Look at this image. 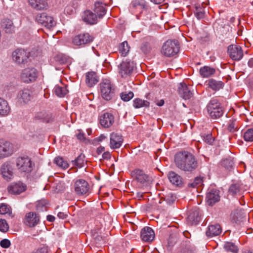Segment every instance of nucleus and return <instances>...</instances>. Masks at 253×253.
Returning a JSON list of instances; mask_svg holds the SVG:
<instances>
[{
    "label": "nucleus",
    "mask_w": 253,
    "mask_h": 253,
    "mask_svg": "<svg viewBox=\"0 0 253 253\" xmlns=\"http://www.w3.org/2000/svg\"><path fill=\"white\" fill-rule=\"evenodd\" d=\"M174 162L177 168L184 172H192L198 167L195 157L188 151L176 153L174 155Z\"/></svg>",
    "instance_id": "f257e3e1"
},
{
    "label": "nucleus",
    "mask_w": 253,
    "mask_h": 253,
    "mask_svg": "<svg viewBox=\"0 0 253 253\" xmlns=\"http://www.w3.org/2000/svg\"><path fill=\"white\" fill-rule=\"evenodd\" d=\"M179 50V46L177 41L168 40L164 43L161 52L167 57H170L176 55Z\"/></svg>",
    "instance_id": "f03ea898"
},
{
    "label": "nucleus",
    "mask_w": 253,
    "mask_h": 253,
    "mask_svg": "<svg viewBox=\"0 0 253 253\" xmlns=\"http://www.w3.org/2000/svg\"><path fill=\"white\" fill-rule=\"evenodd\" d=\"M121 77L126 78L131 75L135 68V64L129 60H123L118 66Z\"/></svg>",
    "instance_id": "7ed1b4c3"
},
{
    "label": "nucleus",
    "mask_w": 253,
    "mask_h": 253,
    "mask_svg": "<svg viewBox=\"0 0 253 253\" xmlns=\"http://www.w3.org/2000/svg\"><path fill=\"white\" fill-rule=\"evenodd\" d=\"M29 57L30 52L23 48H17L12 53V60L18 65L27 64Z\"/></svg>",
    "instance_id": "20e7f679"
},
{
    "label": "nucleus",
    "mask_w": 253,
    "mask_h": 253,
    "mask_svg": "<svg viewBox=\"0 0 253 253\" xmlns=\"http://www.w3.org/2000/svg\"><path fill=\"white\" fill-rule=\"evenodd\" d=\"M207 111L213 119L219 118L223 114V110L216 100H211L207 106Z\"/></svg>",
    "instance_id": "39448f33"
},
{
    "label": "nucleus",
    "mask_w": 253,
    "mask_h": 253,
    "mask_svg": "<svg viewBox=\"0 0 253 253\" xmlns=\"http://www.w3.org/2000/svg\"><path fill=\"white\" fill-rule=\"evenodd\" d=\"M38 77V71L34 68L28 67L21 71L20 75L21 81L25 83L29 84L34 82Z\"/></svg>",
    "instance_id": "423d86ee"
},
{
    "label": "nucleus",
    "mask_w": 253,
    "mask_h": 253,
    "mask_svg": "<svg viewBox=\"0 0 253 253\" xmlns=\"http://www.w3.org/2000/svg\"><path fill=\"white\" fill-rule=\"evenodd\" d=\"M100 91L102 98L110 100L114 94V88L110 81L104 80L100 83Z\"/></svg>",
    "instance_id": "0eeeda50"
},
{
    "label": "nucleus",
    "mask_w": 253,
    "mask_h": 253,
    "mask_svg": "<svg viewBox=\"0 0 253 253\" xmlns=\"http://www.w3.org/2000/svg\"><path fill=\"white\" fill-rule=\"evenodd\" d=\"M34 164L28 157H19L16 160V167L19 171L25 172H30Z\"/></svg>",
    "instance_id": "6e6552de"
},
{
    "label": "nucleus",
    "mask_w": 253,
    "mask_h": 253,
    "mask_svg": "<svg viewBox=\"0 0 253 253\" xmlns=\"http://www.w3.org/2000/svg\"><path fill=\"white\" fill-rule=\"evenodd\" d=\"M94 39L93 36L88 33H81L73 39V43L78 46H83L91 42Z\"/></svg>",
    "instance_id": "1a4fd4ad"
},
{
    "label": "nucleus",
    "mask_w": 253,
    "mask_h": 253,
    "mask_svg": "<svg viewBox=\"0 0 253 253\" xmlns=\"http://www.w3.org/2000/svg\"><path fill=\"white\" fill-rule=\"evenodd\" d=\"M36 21L47 28L52 27L55 24L53 18L45 12L38 14L36 16Z\"/></svg>",
    "instance_id": "9d476101"
},
{
    "label": "nucleus",
    "mask_w": 253,
    "mask_h": 253,
    "mask_svg": "<svg viewBox=\"0 0 253 253\" xmlns=\"http://www.w3.org/2000/svg\"><path fill=\"white\" fill-rule=\"evenodd\" d=\"M73 188L76 194L83 195L88 193L89 185L85 180L80 179L75 181Z\"/></svg>",
    "instance_id": "9b49d317"
},
{
    "label": "nucleus",
    "mask_w": 253,
    "mask_h": 253,
    "mask_svg": "<svg viewBox=\"0 0 253 253\" xmlns=\"http://www.w3.org/2000/svg\"><path fill=\"white\" fill-rule=\"evenodd\" d=\"M12 153V144L7 141H0V160L11 156Z\"/></svg>",
    "instance_id": "f8f14e48"
},
{
    "label": "nucleus",
    "mask_w": 253,
    "mask_h": 253,
    "mask_svg": "<svg viewBox=\"0 0 253 253\" xmlns=\"http://www.w3.org/2000/svg\"><path fill=\"white\" fill-rule=\"evenodd\" d=\"M227 52L230 58L235 61L240 60L243 57V51L241 46L231 44L228 47Z\"/></svg>",
    "instance_id": "ddd939ff"
},
{
    "label": "nucleus",
    "mask_w": 253,
    "mask_h": 253,
    "mask_svg": "<svg viewBox=\"0 0 253 253\" xmlns=\"http://www.w3.org/2000/svg\"><path fill=\"white\" fill-rule=\"evenodd\" d=\"M131 175L138 182L146 185L151 181V178L143 170L135 169L131 172Z\"/></svg>",
    "instance_id": "4468645a"
},
{
    "label": "nucleus",
    "mask_w": 253,
    "mask_h": 253,
    "mask_svg": "<svg viewBox=\"0 0 253 253\" xmlns=\"http://www.w3.org/2000/svg\"><path fill=\"white\" fill-rule=\"evenodd\" d=\"M219 191L216 189H209L206 194V202L207 204L212 206L220 200Z\"/></svg>",
    "instance_id": "2eb2a0df"
},
{
    "label": "nucleus",
    "mask_w": 253,
    "mask_h": 253,
    "mask_svg": "<svg viewBox=\"0 0 253 253\" xmlns=\"http://www.w3.org/2000/svg\"><path fill=\"white\" fill-rule=\"evenodd\" d=\"M124 139L122 135L117 132H112L110 136V147L113 149L119 148L123 144Z\"/></svg>",
    "instance_id": "dca6fc26"
},
{
    "label": "nucleus",
    "mask_w": 253,
    "mask_h": 253,
    "mask_svg": "<svg viewBox=\"0 0 253 253\" xmlns=\"http://www.w3.org/2000/svg\"><path fill=\"white\" fill-rule=\"evenodd\" d=\"M24 222L29 227H34L39 223L40 216L34 212H29L26 214Z\"/></svg>",
    "instance_id": "f3484780"
},
{
    "label": "nucleus",
    "mask_w": 253,
    "mask_h": 253,
    "mask_svg": "<svg viewBox=\"0 0 253 253\" xmlns=\"http://www.w3.org/2000/svg\"><path fill=\"white\" fill-rule=\"evenodd\" d=\"M100 125L105 128L110 127L114 123V117L110 113L106 112L100 116Z\"/></svg>",
    "instance_id": "a211bd4d"
},
{
    "label": "nucleus",
    "mask_w": 253,
    "mask_h": 253,
    "mask_svg": "<svg viewBox=\"0 0 253 253\" xmlns=\"http://www.w3.org/2000/svg\"><path fill=\"white\" fill-rule=\"evenodd\" d=\"M17 98L19 102L27 103L33 98L32 91L28 88L20 90L18 93Z\"/></svg>",
    "instance_id": "6ab92c4d"
},
{
    "label": "nucleus",
    "mask_w": 253,
    "mask_h": 253,
    "mask_svg": "<svg viewBox=\"0 0 253 253\" xmlns=\"http://www.w3.org/2000/svg\"><path fill=\"white\" fill-rule=\"evenodd\" d=\"M140 236L143 241L150 242L154 240L155 233L151 227L146 226L142 229Z\"/></svg>",
    "instance_id": "aec40b11"
},
{
    "label": "nucleus",
    "mask_w": 253,
    "mask_h": 253,
    "mask_svg": "<svg viewBox=\"0 0 253 253\" xmlns=\"http://www.w3.org/2000/svg\"><path fill=\"white\" fill-rule=\"evenodd\" d=\"M82 17L85 23L90 25L95 24L98 21L97 15L90 10L84 11Z\"/></svg>",
    "instance_id": "412c9836"
},
{
    "label": "nucleus",
    "mask_w": 253,
    "mask_h": 253,
    "mask_svg": "<svg viewBox=\"0 0 253 253\" xmlns=\"http://www.w3.org/2000/svg\"><path fill=\"white\" fill-rule=\"evenodd\" d=\"M26 189V186L23 183L19 182L17 183H12L8 187V191L9 193L15 195H18L25 191Z\"/></svg>",
    "instance_id": "4be33fe9"
},
{
    "label": "nucleus",
    "mask_w": 253,
    "mask_h": 253,
    "mask_svg": "<svg viewBox=\"0 0 253 253\" xmlns=\"http://www.w3.org/2000/svg\"><path fill=\"white\" fill-rule=\"evenodd\" d=\"M46 0H28L30 5L37 10H43L48 8Z\"/></svg>",
    "instance_id": "5701e85b"
},
{
    "label": "nucleus",
    "mask_w": 253,
    "mask_h": 253,
    "mask_svg": "<svg viewBox=\"0 0 253 253\" xmlns=\"http://www.w3.org/2000/svg\"><path fill=\"white\" fill-rule=\"evenodd\" d=\"M168 178L170 182L175 186H180L183 183L182 177L173 171H170L168 174Z\"/></svg>",
    "instance_id": "b1692460"
},
{
    "label": "nucleus",
    "mask_w": 253,
    "mask_h": 253,
    "mask_svg": "<svg viewBox=\"0 0 253 253\" xmlns=\"http://www.w3.org/2000/svg\"><path fill=\"white\" fill-rule=\"evenodd\" d=\"M1 26L6 33L12 34L15 32V27L11 19H3L1 21Z\"/></svg>",
    "instance_id": "393cba45"
},
{
    "label": "nucleus",
    "mask_w": 253,
    "mask_h": 253,
    "mask_svg": "<svg viewBox=\"0 0 253 253\" xmlns=\"http://www.w3.org/2000/svg\"><path fill=\"white\" fill-rule=\"evenodd\" d=\"M178 92L180 96L185 100L190 99L193 95L189 88L184 83H180Z\"/></svg>",
    "instance_id": "a878e982"
},
{
    "label": "nucleus",
    "mask_w": 253,
    "mask_h": 253,
    "mask_svg": "<svg viewBox=\"0 0 253 253\" xmlns=\"http://www.w3.org/2000/svg\"><path fill=\"white\" fill-rule=\"evenodd\" d=\"M1 172L3 177L6 180L11 179L13 176L12 169L8 163H5L1 167Z\"/></svg>",
    "instance_id": "bb28decb"
},
{
    "label": "nucleus",
    "mask_w": 253,
    "mask_h": 253,
    "mask_svg": "<svg viewBox=\"0 0 253 253\" xmlns=\"http://www.w3.org/2000/svg\"><path fill=\"white\" fill-rule=\"evenodd\" d=\"M222 231V228L219 224H214L209 226L206 231V235L211 237L219 235Z\"/></svg>",
    "instance_id": "cd10ccee"
},
{
    "label": "nucleus",
    "mask_w": 253,
    "mask_h": 253,
    "mask_svg": "<svg viewBox=\"0 0 253 253\" xmlns=\"http://www.w3.org/2000/svg\"><path fill=\"white\" fill-rule=\"evenodd\" d=\"M105 6V4L99 1L96 2L94 3L93 11L98 18H102L106 14V9Z\"/></svg>",
    "instance_id": "c85d7f7f"
},
{
    "label": "nucleus",
    "mask_w": 253,
    "mask_h": 253,
    "mask_svg": "<svg viewBox=\"0 0 253 253\" xmlns=\"http://www.w3.org/2000/svg\"><path fill=\"white\" fill-rule=\"evenodd\" d=\"M85 77L86 84L89 87L92 86L98 82V78L96 74L94 72H88L86 73Z\"/></svg>",
    "instance_id": "c756f323"
},
{
    "label": "nucleus",
    "mask_w": 253,
    "mask_h": 253,
    "mask_svg": "<svg viewBox=\"0 0 253 253\" xmlns=\"http://www.w3.org/2000/svg\"><path fill=\"white\" fill-rule=\"evenodd\" d=\"M199 72L202 77L209 78L215 74V69L210 66H205L200 68Z\"/></svg>",
    "instance_id": "7c9ffc66"
},
{
    "label": "nucleus",
    "mask_w": 253,
    "mask_h": 253,
    "mask_svg": "<svg viewBox=\"0 0 253 253\" xmlns=\"http://www.w3.org/2000/svg\"><path fill=\"white\" fill-rule=\"evenodd\" d=\"M207 85L208 87L216 91L223 87L224 83L221 81L211 79L207 81Z\"/></svg>",
    "instance_id": "2f4dec72"
},
{
    "label": "nucleus",
    "mask_w": 253,
    "mask_h": 253,
    "mask_svg": "<svg viewBox=\"0 0 253 253\" xmlns=\"http://www.w3.org/2000/svg\"><path fill=\"white\" fill-rule=\"evenodd\" d=\"M10 110V107L7 102L0 98V115L6 116L9 113Z\"/></svg>",
    "instance_id": "473e14b6"
},
{
    "label": "nucleus",
    "mask_w": 253,
    "mask_h": 253,
    "mask_svg": "<svg viewBox=\"0 0 253 253\" xmlns=\"http://www.w3.org/2000/svg\"><path fill=\"white\" fill-rule=\"evenodd\" d=\"M54 92L57 96L63 97L67 94L68 90L66 86H60L56 85L54 88Z\"/></svg>",
    "instance_id": "72a5a7b5"
},
{
    "label": "nucleus",
    "mask_w": 253,
    "mask_h": 253,
    "mask_svg": "<svg viewBox=\"0 0 253 253\" xmlns=\"http://www.w3.org/2000/svg\"><path fill=\"white\" fill-rule=\"evenodd\" d=\"M133 106L135 108H140L142 107H148L150 105V103L147 100H144L140 98H135L133 100Z\"/></svg>",
    "instance_id": "f704fd0d"
},
{
    "label": "nucleus",
    "mask_w": 253,
    "mask_h": 253,
    "mask_svg": "<svg viewBox=\"0 0 253 253\" xmlns=\"http://www.w3.org/2000/svg\"><path fill=\"white\" fill-rule=\"evenodd\" d=\"M48 202L47 200L42 199L37 202L36 207V210L39 212L44 211L47 210Z\"/></svg>",
    "instance_id": "c9c22d12"
},
{
    "label": "nucleus",
    "mask_w": 253,
    "mask_h": 253,
    "mask_svg": "<svg viewBox=\"0 0 253 253\" xmlns=\"http://www.w3.org/2000/svg\"><path fill=\"white\" fill-rule=\"evenodd\" d=\"M224 249L227 252H230L232 253H237L239 249L234 243L226 242L224 245Z\"/></svg>",
    "instance_id": "e433bc0d"
},
{
    "label": "nucleus",
    "mask_w": 253,
    "mask_h": 253,
    "mask_svg": "<svg viewBox=\"0 0 253 253\" xmlns=\"http://www.w3.org/2000/svg\"><path fill=\"white\" fill-rule=\"evenodd\" d=\"M36 118L43 122L48 123L51 120V116L45 112H40L36 115Z\"/></svg>",
    "instance_id": "4c0bfd02"
},
{
    "label": "nucleus",
    "mask_w": 253,
    "mask_h": 253,
    "mask_svg": "<svg viewBox=\"0 0 253 253\" xmlns=\"http://www.w3.org/2000/svg\"><path fill=\"white\" fill-rule=\"evenodd\" d=\"M72 164L74 166H77L81 168L84 166V156L83 154H80L75 160L72 161Z\"/></svg>",
    "instance_id": "58836bf2"
},
{
    "label": "nucleus",
    "mask_w": 253,
    "mask_h": 253,
    "mask_svg": "<svg viewBox=\"0 0 253 253\" xmlns=\"http://www.w3.org/2000/svg\"><path fill=\"white\" fill-rule=\"evenodd\" d=\"M221 164L225 169L230 170L233 168L234 166L233 158L229 157L228 158L225 159L221 161Z\"/></svg>",
    "instance_id": "ea45409f"
},
{
    "label": "nucleus",
    "mask_w": 253,
    "mask_h": 253,
    "mask_svg": "<svg viewBox=\"0 0 253 253\" xmlns=\"http://www.w3.org/2000/svg\"><path fill=\"white\" fill-rule=\"evenodd\" d=\"M54 163L59 167L65 169L68 168L69 165L66 161H65L62 157H56L54 159Z\"/></svg>",
    "instance_id": "a19ab883"
},
{
    "label": "nucleus",
    "mask_w": 253,
    "mask_h": 253,
    "mask_svg": "<svg viewBox=\"0 0 253 253\" xmlns=\"http://www.w3.org/2000/svg\"><path fill=\"white\" fill-rule=\"evenodd\" d=\"M129 47L126 42H122L119 46V51L121 55L126 56L129 51Z\"/></svg>",
    "instance_id": "79ce46f5"
},
{
    "label": "nucleus",
    "mask_w": 253,
    "mask_h": 253,
    "mask_svg": "<svg viewBox=\"0 0 253 253\" xmlns=\"http://www.w3.org/2000/svg\"><path fill=\"white\" fill-rule=\"evenodd\" d=\"M134 94L132 91L123 92L120 94L121 98L124 101H128L133 98Z\"/></svg>",
    "instance_id": "37998d69"
},
{
    "label": "nucleus",
    "mask_w": 253,
    "mask_h": 253,
    "mask_svg": "<svg viewBox=\"0 0 253 253\" xmlns=\"http://www.w3.org/2000/svg\"><path fill=\"white\" fill-rule=\"evenodd\" d=\"M244 138L245 141L249 142L253 141V128L247 129L244 134Z\"/></svg>",
    "instance_id": "c03bdc74"
},
{
    "label": "nucleus",
    "mask_w": 253,
    "mask_h": 253,
    "mask_svg": "<svg viewBox=\"0 0 253 253\" xmlns=\"http://www.w3.org/2000/svg\"><path fill=\"white\" fill-rule=\"evenodd\" d=\"M203 178L201 176L196 177L194 181L192 182L188 183V186L189 187L194 188L197 186H200L202 184Z\"/></svg>",
    "instance_id": "a18cd8bd"
},
{
    "label": "nucleus",
    "mask_w": 253,
    "mask_h": 253,
    "mask_svg": "<svg viewBox=\"0 0 253 253\" xmlns=\"http://www.w3.org/2000/svg\"><path fill=\"white\" fill-rule=\"evenodd\" d=\"M176 199V196L172 193H169L165 197V200L169 205H172Z\"/></svg>",
    "instance_id": "49530a36"
},
{
    "label": "nucleus",
    "mask_w": 253,
    "mask_h": 253,
    "mask_svg": "<svg viewBox=\"0 0 253 253\" xmlns=\"http://www.w3.org/2000/svg\"><path fill=\"white\" fill-rule=\"evenodd\" d=\"M241 186L239 184H234L231 185L229 192L232 195H235L240 191Z\"/></svg>",
    "instance_id": "de8ad7c7"
},
{
    "label": "nucleus",
    "mask_w": 253,
    "mask_h": 253,
    "mask_svg": "<svg viewBox=\"0 0 253 253\" xmlns=\"http://www.w3.org/2000/svg\"><path fill=\"white\" fill-rule=\"evenodd\" d=\"M49 249L47 246L42 245L36 250L33 251L31 253H48Z\"/></svg>",
    "instance_id": "09e8293b"
},
{
    "label": "nucleus",
    "mask_w": 253,
    "mask_h": 253,
    "mask_svg": "<svg viewBox=\"0 0 253 253\" xmlns=\"http://www.w3.org/2000/svg\"><path fill=\"white\" fill-rule=\"evenodd\" d=\"M8 225L4 219H0V231L6 232L8 230Z\"/></svg>",
    "instance_id": "8fccbe9b"
},
{
    "label": "nucleus",
    "mask_w": 253,
    "mask_h": 253,
    "mask_svg": "<svg viewBox=\"0 0 253 253\" xmlns=\"http://www.w3.org/2000/svg\"><path fill=\"white\" fill-rule=\"evenodd\" d=\"M10 209L8 208L7 206L5 204H0V214H4L6 213L10 214Z\"/></svg>",
    "instance_id": "3c124183"
},
{
    "label": "nucleus",
    "mask_w": 253,
    "mask_h": 253,
    "mask_svg": "<svg viewBox=\"0 0 253 253\" xmlns=\"http://www.w3.org/2000/svg\"><path fill=\"white\" fill-rule=\"evenodd\" d=\"M203 140L207 143L211 144L213 142V138L211 134H204L203 136Z\"/></svg>",
    "instance_id": "603ef678"
},
{
    "label": "nucleus",
    "mask_w": 253,
    "mask_h": 253,
    "mask_svg": "<svg viewBox=\"0 0 253 253\" xmlns=\"http://www.w3.org/2000/svg\"><path fill=\"white\" fill-rule=\"evenodd\" d=\"M11 245L10 241L6 239L2 240L0 242V246L3 248H8Z\"/></svg>",
    "instance_id": "864d4df0"
},
{
    "label": "nucleus",
    "mask_w": 253,
    "mask_h": 253,
    "mask_svg": "<svg viewBox=\"0 0 253 253\" xmlns=\"http://www.w3.org/2000/svg\"><path fill=\"white\" fill-rule=\"evenodd\" d=\"M195 15L198 19H201L204 17L205 12L201 8H197Z\"/></svg>",
    "instance_id": "5fc2aeb1"
},
{
    "label": "nucleus",
    "mask_w": 253,
    "mask_h": 253,
    "mask_svg": "<svg viewBox=\"0 0 253 253\" xmlns=\"http://www.w3.org/2000/svg\"><path fill=\"white\" fill-rule=\"evenodd\" d=\"M228 129L231 132H233L235 130L236 127L234 121L232 120L230 121L228 126Z\"/></svg>",
    "instance_id": "6e6d98bb"
},
{
    "label": "nucleus",
    "mask_w": 253,
    "mask_h": 253,
    "mask_svg": "<svg viewBox=\"0 0 253 253\" xmlns=\"http://www.w3.org/2000/svg\"><path fill=\"white\" fill-rule=\"evenodd\" d=\"M132 6L133 7H136L137 6L140 5L141 6H144V4L143 3V1L139 0H135L131 2V3Z\"/></svg>",
    "instance_id": "4d7b16f0"
},
{
    "label": "nucleus",
    "mask_w": 253,
    "mask_h": 253,
    "mask_svg": "<svg viewBox=\"0 0 253 253\" xmlns=\"http://www.w3.org/2000/svg\"><path fill=\"white\" fill-rule=\"evenodd\" d=\"M68 216L67 212H59L57 214V216L62 219H64L67 218Z\"/></svg>",
    "instance_id": "13d9d810"
},
{
    "label": "nucleus",
    "mask_w": 253,
    "mask_h": 253,
    "mask_svg": "<svg viewBox=\"0 0 253 253\" xmlns=\"http://www.w3.org/2000/svg\"><path fill=\"white\" fill-rule=\"evenodd\" d=\"M111 154L109 151L104 152L103 153L102 157V159L105 160H109L111 158Z\"/></svg>",
    "instance_id": "bf43d9fd"
},
{
    "label": "nucleus",
    "mask_w": 253,
    "mask_h": 253,
    "mask_svg": "<svg viewBox=\"0 0 253 253\" xmlns=\"http://www.w3.org/2000/svg\"><path fill=\"white\" fill-rule=\"evenodd\" d=\"M149 46L146 44H143L141 47L142 50L145 54H147L149 51Z\"/></svg>",
    "instance_id": "052dcab7"
},
{
    "label": "nucleus",
    "mask_w": 253,
    "mask_h": 253,
    "mask_svg": "<svg viewBox=\"0 0 253 253\" xmlns=\"http://www.w3.org/2000/svg\"><path fill=\"white\" fill-rule=\"evenodd\" d=\"M77 137L78 139L80 140H84L85 139L84 134L83 133L80 132L77 135Z\"/></svg>",
    "instance_id": "680f3d73"
},
{
    "label": "nucleus",
    "mask_w": 253,
    "mask_h": 253,
    "mask_svg": "<svg viewBox=\"0 0 253 253\" xmlns=\"http://www.w3.org/2000/svg\"><path fill=\"white\" fill-rule=\"evenodd\" d=\"M105 151V147L103 146H100L98 148H97L96 150V153L98 155L101 154L102 152H104Z\"/></svg>",
    "instance_id": "e2e57ef3"
},
{
    "label": "nucleus",
    "mask_w": 253,
    "mask_h": 253,
    "mask_svg": "<svg viewBox=\"0 0 253 253\" xmlns=\"http://www.w3.org/2000/svg\"><path fill=\"white\" fill-rule=\"evenodd\" d=\"M47 220L48 221H50V222H53L54 221L55 218L54 216H52L51 215H48L47 216Z\"/></svg>",
    "instance_id": "0e129e2a"
},
{
    "label": "nucleus",
    "mask_w": 253,
    "mask_h": 253,
    "mask_svg": "<svg viewBox=\"0 0 253 253\" xmlns=\"http://www.w3.org/2000/svg\"><path fill=\"white\" fill-rule=\"evenodd\" d=\"M164 100L163 99H161L156 102V104L159 106H162L164 104Z\"/></svg>",
    "instance_id": "69168bd1"
},
{
    "label": "nucleus",
    "mask_w": 253,
    "mask_h": 253,
    "mask_svg": "<svg viewBox=\"0 0 253 253\" xmlns=\"http://www.w3.org/2000/svg\"><path fill=\"white\" fill-rule=\"evenodd\" d=\"M106 138V136L104 134L100 135L98 138V141H102Z\"/></svg>",
    "instance_id": "338daca9"
},
{
    "label": "nucleus",
    "mask_w": 253,
    "mask_h": 253,
    "mask_svg": "<svg viewBox=\"0 0 253 253\" xmlns=\"http://www.w3.org/2000/svg\"><path fill=\"white\" fill-rule=\"evenodd\" d=\"M248 65L250 67H253V58L249 60L248 61Z\"/></svg>",
    "instance_id": "774afa93"
}]
</instances>
